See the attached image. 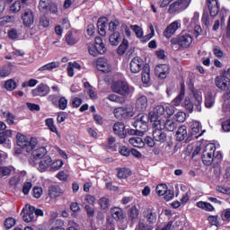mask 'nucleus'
<instances>
[{"label":"nucleus","instance_id":"1","mask_svg":"<svg viewBox=\"0 0 230 230\" xmlns=\"http://www.w3.org/2000/svg\"><path fill=\"white\" fill-rule=\"evenodd\" d=\"M193 42V36L190 32H181L176 37L171 39L172 46H179L178 49H188Z\"/></svg>","mask_w":230,"mask_h":230},{"label":"nucleus","instance_id":"2","mask_svg":"<svg viewBox=\"0 0 230 230\" xmlns=\"http://www.w3.org/2000/svg\"><path fill=\"white\" fill-rule=\"evenodd\" d=\"M16 139H17L18 146H20V148L22 150H24L28 154H30V152H31L33 150V148H35V146H37V139L31 138L29 141L28 138L26 137V136H24L21 133H18L16 135Z\"/></svg>","mask_w":230,"mask_h":230},{"label":"nucleus","instance_id":"3","mask_svg":"<svg viewBox=\"0 0 230 230\" xmlns=\"http://www.w3.org/2000/svg\"><path fill=\"white\" fill-rule=\"evenodd\" d=\"M215 152H217L215 144H208L204 147L201 159L206 166H211V164H213V161H215Z\"/></svg>","mask_w":230,"mask_h":230},{"label":"nucleus","instance_id":"4","mask_svg":"<svg viewBox=\"0 0 230 230\" xmlns=\"http://www.w3.org/2000/svg\"><path fill=\"white\" fill-rule=\"evenodd\" d=\"M111 91L121 96H128L130 94V87L127 82L117 81L111 85Z\"/></svg>","mask_w":230,"mask_h":230},{"label":"nucleus","instance_id":"5","mask_svg":"<svg viewBox=\"0 0 230 230\" xmlns=\"http://www.w3.org/2000/svg\"><path fill=\"white\" fill-rule=\"evenodd\" d=\"M188 6H190V1L178 0L170 4L168 12L169 13H179L181 12H184Z\"/></svg>","mask_w":230,"mask_h":230},{"label":"nucleus","instance_id":"6","mask_svg":"<svg viewBox=\"0 0 230 230\" xmlns=\"http://www.w3.org/2000/svg\"><path fill=\"white\" fill-rule=\"evenodd\" d=\"M153 127H157V128H162L164 130L165 128V130H168V132H173V130L177 128V122L172 119H167L166 121L157 120L153 123Z\"/></svg>","mask_w":230,"mask_h":230},{"label":"nucleus","instance_id":"7","mask_svg":"<svg viewBox=\"0 0 230 230\" xmlns=\"http://www.w3.org/2000/svg\"><path fill=\"white\" fill-rule=\"evenodd\" d=\"M216 86L221 91H227L230 87V79L225 74L217 75L215 79Z\"/></svg>","mask_w":230,"mask_h":230},{"label":"nucleus","instance_id":"8","mask_svg":"<svg viewBox=\"0 0 230 230\" xmlns=\"http://www.w3.org/2000/svg\"><path fill=\"white\" fill-rule=\"evenodd\" d=\"M161 116H164V106L157 105L155 106L152 111L149 112L150 121L155 123V121H163L159 119Z\"/></svg>","mask_w":230,"mask_h":230},{"label":"nucleus","instance_id":"9","mask_svg":"<svg viewBox=\"0 0 230 230\" xmlns=\"http://www.w3.org/2000/svg\"><path fill=\"white\" fill-rule=\"evenodd\" d=\"M22 220L23 222H35V207L33 206H26V208H23L22 211Z\"/></svg>","mask_w":230,"mask_h":230},{"label":"nucleus","instance_id":"10","mask_svg":"<svg viewBox=\"0 0 230 230\" xmlns=\"http://www.w3.org/2000/svg\"><path fill=\"white\" fill-rule=\"evenodd\" d=\"M129 67L131 73H133L134 75L140 73L141 69H143V58H141L140 57L133 58L129 63Z\"/></svg>","mask_w":230,"mask_h":230},{"label":"nucleus","instance_id":"11","mask_svg":"<svg viewBox=\"0 0 230 230\" xmlns=\"http://www.w3.org/2000/svg\"><path fill=\"white\" fill-rule=\"evenodd\" d=\"M143 217L147 224L154 226L157 222V213L154 208H146L143 211Z\"/></svg>","mask_w":230,"mask_h":230},{"label":"nucleus","instance_id":"12","mask_svg":"<svg viewBox=\"0 0 230 230\" xmlns=\"http://www.w3.org/2000/svg\"><path fill=\"white\" fill-rule=\"evenodd\" d=\"M181 28V22L175 21L169 24L164 31V37L166 39H172V36Z\"/></svg>","mask_w":230,"mask_h":230},{"label":"nucleus","instance_id":"13","mask_svg":"<svg viewBox=\"0 0 230 230\" xmlns=\"http://www.w3.org/2000/svg\"><path fill=\"white\" fill-rule=\"evenodd\" d=\"M153 137L156 143H166L168 139V136L164 133L163 128H159L157 127H153Z\"/></svg>","mask_w":230,"mask_h":230},{"label":"nucleus","instance_id":"14","mask_svg":"<svg viewBox=\"0 0 230 230\" xmlns=\"http://www.w3.org/2000/svg\"><path fill=\"white\" fill-rule=\"evenodd\" d=\"M208 8L209 10L210 16L215 18L220 12V4L218 0H207Z\"/></svg>","mask_w":230,"mask_h":230},{"label":"nucleus","instance_id":"15","mask_svg":"<svg viewBox=\"0 0 230 230\" xmlns=\"http://www.w3.org/2000/svg\"><path fill=\"white\" fill-rule=\"evenodd\" d=\"M22 22L24 26L30 28L32 26L33 22H35V16L33 15V12L31 10L24 11L22 16Z\"/></svg>","mask_w":230,"mask_h":230},{"label":"nucleus","instance_id":"16","mask_svg":"<svg viewBox=\"0 0 230 230\" xmlns=\"http://www.w3.org/2000/svg\"><path fill=\"white\" fill-rule=\"evenodd\" d=\"M155 75L159 76V78H162L164 80L170 75V66L164 64V65H158L155 68Z\"/></svg>","mask_w":230,"mask_h":230},{"label":"nucleus","instance_id":"17","mask_svg":"<svg viewBox=\"0 0 230 230\" xmlns=\"http://www.w3.org/2000/svg\"><path fill=\"white\" fill-rule=\"evenodd\" d=\"M97 69L102 73H110L111 71V62L105 58H101L97 59Z\"/></svg>","mask_w":230,"mask_h":230},{"label":"nucleus","instance_id":"18","mask_svg":"<svg viewBox=\"0 0 230 230\" xmlns=\"http://www.w3.org/2000/svg\"><path fill=\"white\" fill-rule=\"evenodd\" d=\"M113 132L116 136H119L120 139L127 137V131L125 130V124H123V122H116L113 125Z\"/></svg>","mask_w":230,"mask_h":230},{"label":"nucleus","instance_id":"19","mask_svg":"<svg viewBox=\"0 0 230 230\" xmlns=\"http://www.w3.org/2000/svg\"><path fill=\"white\" fill-rule=\"evenodd\" d=\"M48 94H49V86L45 84H40L32 90L33 96H48Z\"/></svg>","mask_w":230,"mask_h":230},{"label":"nucleus","instance_id":"20","mask_svg":"<svg viewBox=\"0 0 230 230\" xmlns=\"http://www.w3.org/2000/svg\"><path fill=\"white\" fill-rule=\"evenodd\" d=\"M146 107H148V98L145 95L138 97L136 102L137 111L144 112V111H146Z\"/></svg>","mask_w":230,"mask_h":230},{"label":"nucleus","instance_id":"21","mask_svg":"<svg viewBox=\"0 0 230 230\" xmlns=\"http://www.w3.org/2000/svg\"><path fill=\"white\" fill-rule=\"evenodd\" d=\"M51 163H53V159H51V156L48 155L45 156L42 160L40 161L38 165L39 172H44L49 166H51Z\"/></svg>","mask_w":230,"mask_h":230},{"label":"nucleus","instance_id":"22","mask_svg":"<svg viewBox=\"0 0 230 230\" xmlns=\"http://www.w3.org/2000/svg\"><path fill=\"white\" fill-rule=\"evenodd\" d=\"M192 102H194L196 111L198 112H200V111H202V108L200 107V105L202 104V92L194 91Z\"/></svg>","mask_w":230,"mask_h":230},{"label":"nucleus","instance_id":"23","mask_svg":"<svg viewBox=\"0 0 230 230\" xmlns=\"http://www.w3.org/2000/svg\"><path fill=\"white\" fill-rule=\"evenodd\" d=\"M111 217L114 220L119 221L125 218V213L121 208L114 207L111 209Z\"/></svg>","mask_w":230,"mask_h":230},{"label":"nucleus","instance_id":"24","mask_svg":"<svg viewBox=\"0 0 230 230\" xmlns=\"http://www.w3.org/2000/svg\"><path fill=\"white\" fill-rule=\"evenodd\" d=\"M134 128L137 129L138 136H144L145 132L148 130V124H145L144 122H140L139 120L135 119L133 124Z\"/></svg>","mask_w":230,"mask_h":230},{"label":"nucleus","instance_id":"25","mask_svg":"<svg viewBox=\"0 0 230 230\" xmlns=\"http://www.w3.org/2000/svg\"><path fill=\"white\" fill-rule=\"evenodd\" d=\"M95 46L97 49V55H103L105 51H107V48L105 47V43H103L102 37L95 38Z\"/></svg>","mask_w":230,"mask_h":230},{"label":"nucleus","instance_id":"26","mask_svg":"<svg viewBox=\"0 0 230 230\" xmlns=\"http://www.w3.org/2000/svg\"><path fill=\"white\" fill-rule=\"evenodd\" d=\"M106 24L107 18H100L97 22L98 32L102 37H105L107 35V31H105Z\"/></svg>","mask_w":230,"mask_h":230},{"label":"nucleus","instance_id":"27","mask_svg":"<svg viewBox=\"0 0 230 230\" xmlns=\"http://www.w3.org/2000/svg\"><path fill=\"white\" fill-rule=\"evenodd\" d=\"M62 193H64V191H62V189H60L59 186L53 185L49 188V195L50 199H57L60 197Z\"/></svg>","mask_w":230,"mask_h":230},{"label":"nucleus","instance_id":"28","mask_svg":"<svg viewBox=\"0 0 230 230\" xmlns=\"http://www.w3.org/2000/svg\"><path fill=\"white\" fill-rule=\"evenodd\" d=\"M187 137H188V129L186 128V126L179 127L176 132L177 141H184V139H186Z\"/></svg>","mask_w":230,"mask_h":230},{"label":"nucleus","instance_id":"29","mask_svg":"<svg viewBox=\"0 0 230 230\" xmlns=\"http://www.w3.org/2000/svg\"><path fill=\"white\" fill-rule=\"evenodd\" d=\"M46 154H48V150H46V147L41 146L32 151V157L37 161L42 159Z\"/></svg>","mask_w":230,"mask_h":230},{"label":"nucleus","instance_id":"30","mask_svg":"<svg viewBox=\"0 0 230 230\" xmlns=\"http://www.w3.org/2000/svg\"><path fill=\"white\" fill-rule=\"evenodd\" d=\"M78 40H80V38L76 36V33L71 31L66 33V41L69 46H75V44H77Z\"/></svg>","mask_w":230,"mask_h":230},{"label":"nucleus","instance_id":"31","mask_svg":"<svg viewBox=\"0 0 230 230\" xmlns=\"http://www.w3.org/2000/svg\"><path fill=\"white\" fill-rule=\"evenodd\" d=\"M129 143L132 146H135L136 148H144L145 147V141H143V138L139 137H131L129 138Z\"/></svg>","mask_w":230,"mask_h":230},{"label":"nucleus","instance_id":"32","mask_svg":"<svg viewBox=\"0 0 230 230\" xmlns=\"http://www.w3.org/2000/svg\"><path fill=\"white\" fill-rule=\"evenodd\" d=\"M59 66L60 63L58 61H53L40 67L39 71H53V69H57Z\"/></svg>","mask_w":230,"mask_h":230},{"label":"nucleus","instance_id":"33","mask_svg":"<svg viewBox=\"0 0 230 230\" xmlns=\"http://www.w3.org/2000/svg\"><path fill=\"white\" fill-rule=\"evenodd\" d=\"M109 40L111 46H118L121 42V34L119 31H115L110 35Z\"/></svg>","mask_w":230,"mask_h":230},{"label":"nucleus","instance_id":"34","mask_svg":"<svg viewBox=\"0 0 230 230\" xmlns=\"http://www.w3.org/2000/svg\"><path fill=\"white\" fill-rule=\"evenodd\" d=\"M117 172V177L119 179H127V177H130V175H132V171L128 168H118Z\"/></svg>","mask_w":230,"mask_h":230},{"label":"nucleus","instance_id":"35","mask_svg":"<svg viewBox=\"0 0 230 230\" xmlns=\"http://www.w3.org/2000/svg\"><path fill=\"white\" fill-rule=\"evenodd\" d=\"M12 172H13V167L12 166H0V179L10 177Z\"/></svg>","mask_w":230,"mask_h":230},{"label":"nucleus","instance_id":"36","mask_svg":"<svg viewBox=\"0 0 230 230\" xmlns=\"http://www.w3.org/2000/svg\"><path fill=\"white\" fill-rule=\"evenodd\" d=\"M49 6H51V0H40L39 10L42 12V13H48V12H49Z\"/></svg>","mask_w":230,"mask_h":230},{"label":"nucleus","instance_id":"37","mask_svg":"<svg viewBox=\"0 0 230 230\" xmlns=\"http://www.w3.org/2000/svg\"><path fill=\"white\" fill-rule=\"evenodd\" d=\"M135 230H154V226L146 223L145 219H140Z\"/></svg>","mask_w":230,"mask_h":230},{"label":"nucleus","instance_id":"38","mask_svg":"<svg viewBox=\"0 0 230 230\" xmlns=\"http://www.w3.org/2000/svg\"><path fill=\"white\" fill-rule=\"evenodd\" d=\"M142 69V82L143 84H148L150 82V67L146 65Z\"/></svg>","mask_w":230,"mask_h":230},{"label":"nucleus","instance_id":"39","mask_svg":"<svg viewBox=\"0 0 230 230\" xmlns=\"http://www.w3.org/2000/svg\"><path fill=\"white\" fill-rule=\"evenodd\" d=\"M191 131H190V136L191 137H199V136H202V134H199L197 136V134H199L200 132V123L199 122H194L191 126H190Z\"/></svg>","mask_w":230,"mask_h":230},{"label":"nucleus","instance_id":"40","mask_svg":"<svg viewBox=\"0 0 230 230\" xmlns=\"http://www.w3.org/2000/svg\"><path fill=\"white\" fill-rule=\"evenodd\" d=\"M128 217L132 222H137V218H139V209L136 207H132L128 210Z\"/></svg>","mask_w":230,"mask_h":230},{"label":"nucleus","instance_id":"41","mask_svg":"<svg viewBox=\"0 0 230 230\" xmlns=\"http://www.w3.org/2000/svg\"><path fill=\"white\" fill-rule=\"evenodd\" d=\"M45 125L48 127L50 132H54V134H57V136H58V129L57 128V126H55V120H53V119H47L45 120Z\"/></svg>","mask_w":230,"mask_h":230},{"label":"nucleus","instance_id":"42","mask_svg":"<svg viewBox=\"0 0 230 230\" xmlns=\"http://www.w3.org/2000/svg\"><path fill=\"white\" fill-rule=\"evenodd\" d=\"M198 208L200 209H204V211H215V207L211 205V203L204 202V201H199L197 203Z\"/></svg>","mask_w":230,"mask_h":230},{"label":"nucleus","instance_id":"43","mask_svg":"<svg viewBox=\"0 0 230 230\" xmlns=\"http://www.w3.org/2000/svg\"><path fill=\"white\" fill-rule=\"evenodd\" d=\"M8 137H12V130L7 129L0 132V145H5Z\"/></svg>","mask_w":230,"mask_h":230},{"label":"nucleus","instance_id":"44","mask_svg":"<svg viewBox=\"0 0 230 230\" xmlns=\"http://www.w3.org/2000/svg\"><path fill=\"white\" fill-rule=\"evenodd\" d=\"M128 49V40L124 39L117 49L118 55H125V52Z\"/></svg>","mask_w":230,"mask_h":230},{"label":"nucleus","instance_id":"45","mask_svg":"<svg viewBox=\"0 0 230 230\" xmlns=\"http://www.w3.org/2000/svg\"><path fill=\"white\" fill-rule=\"evenodd\" d=\"M213 105H215V98L212 93H208L205 96V107H207V109H211Z\"/></svg>","mask_w":230,"mask_h":230},{"label":"nucleus","instance_id":"46","mask_svg":"<svg viewBox=\"0 0 230 230\" xmlns=\"http://www.w3.org/2000/svg\"><path fill=\"white\" fill-rule=\"evenodd\" d=\"M99 206H101V209H107L108 208H111V201L109 200V198L102 197L99 199Z\"/></svg>","mask_w":230,"mask_h":230},{"label":"nucleus","instance_id":"47","mask_svg":"<svg viewBox=\"0 0 230 230\" xmlns=\"http://www.w3.org/2000/svg\"><path fill=\"white\" fill-rule=\"evenodd\" d=\"M7 35L9 37V39H11V40H17V39H19V37H21V32H19V31H17V29H11L8 31Z\"/></svg>","mask_w":230,"mask_h":230},{"label":"nucleus","instance_id":"48","mask_svg":"<svg viewBox=\"0 0 230 230\" xmlns=\"http://www.w3.org/2000/svg\"><path fill=\"white\" fill-rule=\"evenodd\" d=\"M6 91H13L17 88V83L13 79H9L4 83Z\"/></svg>","mask_w":230,"mask_h":230},{"label":"nucleus","instance_id":"49","mask_svg":"<svg viewBox=\"0 0 230 230\" xmlns=\"http://www.w3.org/2000/svg\"><path fill=\"white\" fill-rule=\"evenodd\" d=\"M137 121H140V123H144L148 125V121L150 120V115H146L145 113H140L136 117Z\"/></svg>","mask_w":230,"mask_h":230},{"label":"nucleus","instance_id":"50","mask_svg":"<svg viewBox=\"0 0 230 230\" xmlns=\"http://www.w3.org/2000/svg\"><path fill=\"white\" fill-rule=\"evenodd\" d=\"M167 190H168V187L166 186V184H159L157 185L155 191L157 195H159L160 197H163V195L166 194Z\"/></svg>","mask_w":230,"mask_h":230},{"label":"nucleus","instance_id":"51","mask_svg":"<svg viewBox=\"0 0 230 230\" xmlns=\"http://www.w3.org/2000/svg\"><path fill=\"white\" fill-rule=\"evenodd\" d=\"M89 54L92 57H98V49H96V43H88L87 44Z\"/></svg>","mask_w":230,"mask_h":230},{"label":"nucleus","instance_id":"52","mask_svg":"<svg viewBox=\"0 0 230 230\" xmlns=\"http://www.w3.org/2000/svg\"><path fill=\"white\" fill-rule=\"evenodd\" d=\"M12 74V68L10 66H3L0 68V77L6 78V76H10Z\"/></svg>","mask_w":230,"mask_h":230},{"label":"nucleus","instance_id":"53","mask_svg":"<svg viewBox=\"0 0 230 230\" xmlns=\"http://www.w3.org/2000/svg\"><path fill=\"white\" fill-rule=\"evenodd\" d=\"M61 111L67 109V99L66 97H60L58 101V106Z\"/></svg>","mask_w":230,"mask_h":230},{"label":"nucleus","instance_id":"54","mask_svg":"<svg viewBox=\"0 0 230 230\" xmlns=\"http://www.w3.org/2000/svg\"><path fill=\"white\" fill-rule=\"evenodd\" d=\"M122 109L123 118H127V116H134V108H132L131 106H124L122 107Z\"/></svg>","mask_w":230,"mask_h":230},{"label":"nucleus","instance_id":"55","mask_svg":"<svg viewBox=\"0 0 230 230\" xmlns=\"http://www.w3.org/2000/svg\"><path fill=\"white\" fill-rule=\"evenodd\" d=\"M174 119L178 121V123H184V121H186V113L182 111H178L174 115Z\"/></svg>","mask_w":230,"mask_h":230},{"label":"nucleus","instance_id":"56","mask_svg":"<svg viewBox=\"0 0 230 230\" xmlns=\"http://www.w3.org/2000/svg\"><path fill=\"white\" fill-rule=\"evenodd\" d=\"M64 166V162L62 160H57L55 162H52L50 164L51 170H54V172H57V170H60Z\"/></svg>","mask_w":230,"mask_h":230},{"label":"nucleus","instance_id":"57","mask_svg":"<svg viewBox=\"0 0 230 230\" xmlns=\"http://www.w3.org/2000/svg\"><path fill=\"white\" fill-rule=\"evenodd\" d=\"M175 114V108L172 105H167L164 107V115L167 118H170V116H173Z\"/></svg>","mask_w":230,"mask_h":230},{"label":"nucleus","instance_id":"58","mask_svg":"<svg viewBox=\"0 0 230 230\" xmlns=\"http://www.w3.org/2000/svg\"><path fill=\"white\" fill-rule=\"evenodd\" d=\"M183 98H184V91L181 90V93L178 94V96H176L175 99L172 101V105H174L175 107H179Z\"/></svg>","mask_w":230,"mask_h":230},{"label":"nucleus","instance_id":"59","mask_svg":"<svg viewBox=\"0 0 230 230\" xmlns=\"http://www.w3.org/2000/svg\"><path fill=\"white\" fill-rule=\"evenodd\" d=\"M14 17L13 16H4L0 18V26H4L6 24H8V22H13L14 21Z\"/></svg>","mask_w":230,"mask_h":230},{"label":"nucleus","instance_id":"60","mask_svg":"<svg viewBox=\"0 0 230 230\" xmlns=\"http://www.w3.org/2000/svg\"><path fill=\"white\" fill-rule=\"evenodd\" d=\"M130 28L131 30H133V31H135L137 39L143 38V29H141V27H139L138 25H131Z\"/></svg>","mask_w":230,"mask_h":230},{"label":"nucleus","instance_id":"61","mask_svg":"<svg viewBox=\"0 0 230 230\" xmlns=\"http://www.w3.org/2000/svg\"><path fill=\"white\" fill-rule=\"evenodd\" d=\"M145 145H147L149 146V148H154V146H155V139L154 138V137H146L145 140H144Z\"/></svg>","mask_w":230,"mask_h":230},{"label":"nucleus","instance_id":"62","mask_svg":"<svg viewBox=\"0 0 230 230\" xmlns=\"http://www.w3.org/2000/svg\"><path fill=\"white\" fill-rule=\"evenodd\" d=\"M118 26H119V21H118V20H112V21L109 23V30H110V31H114V32H116V31L118 30Z\"/></svg>","mask_w":230,"mask_h":230},{"label":"nucleus","instance_id":"63","mask_svg":"<svg viewBox=\"0 0 230 230\" xmlns=\"http://www.w3.org/2000/svg\"><path fill=\"white\" fill-rule=\"evenodd\" d=\"M10 10L13 12V13H17V12H21V2L19 1L14 2L10 6Z\"/></svg>","mask_w":230,"mask_h":230},{"label":"nucleus","instance_id":"64","mask_svg":"<svg viewBox=\"0 0 230 230\" xmlns=\"http://www.w3.org/2000/svg\"><path fill=\"white\" fill-rule=\"evenodd\" d=\"M222 220L224 222H230V208H226L222 212Z\"/></svg>","mask_w":230,"mask_h":230}]
</instances>
